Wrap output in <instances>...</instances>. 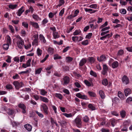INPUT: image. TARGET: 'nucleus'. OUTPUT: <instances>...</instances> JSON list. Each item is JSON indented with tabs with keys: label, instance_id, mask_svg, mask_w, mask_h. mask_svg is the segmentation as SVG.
<instances>
[{
	"label": "nucleus",
	"instance_id": "1",
	"mask_svg": "<svg viewBox=\"0 0 132 132\" xmlns=\"http://www.w3.org/2000/svg\"><path fill=\"white\" fill-rule=\"evenodd\" d=\"M40 109L45 115H48L50 113L48 108L45 104H43L41 105Z\"/></svg>",
	"mask_w": 132,
	"mask_h": 132
},
{
	"label": "nucleus",
	"instance_id": "2",
	"mask_svg": "<svg viewBox=\"0 0 132 132\" xmlns=\"http://www.w3.org/2000/svg\"><path fill=\"white\" fill-rule=\"evenodd\" d=\"M18 39H19L17 42V44L18 48L20 49H21L23 47L24 42L19 36Z\"/></svg>",
	"mask_w": 132,
	"mask_h": 132
},
{
	"label": "nucleus",
	"instance_id": "3",
	"mask_svg": "<svg viewBox=\"0 0 132 132\" xmlns=\"http://www.w3.org/2000/svg\"><path fill=\"white\" fill-rule=\"evenodd\" d=\"M13 84L14 85L15 88L17 90H18L20 88L22 87L23 84L22 82H19L18 81H15L13 82Z\"/></svg>",
	"mask_w": 132,
	"mask_h": 132
},
{
	"label": "nucleus",
	"instance_id": "4",
	"mask_svg": "<svg viewBox=\"0 0 132 132\" xmlns=\"http://www.w3.org/2000/svg\"><path fill=\"white\" fill-rule=\"evenodd\" d=\"M81 119L79 118H76L74 120L75 122L77 127L81 128L82 126Z\"/></svg>",
	"mask_w": 132,
	"mask_h": 132
},
{
	"label": "nucleus",
	"instance_id": "5",
	"mask_svg": "<svg viewBox=\"0 0 132 132\" xmlns=\"http://www.w3.org/2000/svg\"><path fill=\"white\" fill-rule=\"evenodd\" d=\"M63 82L62 84L63 85H66L68 84L70 82V78L68 76H64L63 78Z\"/></svg>",
	"mask_w": 132,
	"mask_h": 132
},
{
	"label": "nucleus",
	"instance_id": "6",
	"mask_svg": "<svg viewBox=\"0 0 132 132\" xmlns=\"http://www.w3.org/2000/svg\"><path fill=\"white\" fill-rule=\"evenodd\" d=\"M18 106L19 108L22 110V113L23 114H25L26 109V106L23 103H20L18 104Z\"/></svg>",
	"mask_w": 132,
	"mask_h": 132
},
{
	"label": "nucleus",
	"instance_id": "7",
	"mask_svg": "<svg viewBox=\"0 0 132 132\" xmlns=\"http://www.w3.org/2000/svg\"><path fill=\"white\" fill-rule=\"evenodd\" d=\"M121 80L123 83L126 85L128 84L129 82L128 78L125 75L123 76Z\"/></svg>",
	"mask_w": 132,
	"mask_h": 132
},
{
	"label": "nucleus",
	"instance_id": "8",
	"mask_svg": "<svg viewBox=\"0 0 132 132\" xmlns=\"http://www.w3.org/2000/svg\"><path fill=\"white\" fill-rule=\"evenodd\" d=\"M108 70V68L107 65L106 64H103V70L102 72V75H107Z\"/></svg>",
	"mask_w": 132,
	"mask_h": 132
},
{
	"label": "nucleus",
	"instance_id": "9",
	"mask_svg": "<svg viewBox=\"0 0 132 132\" xmlns=\"http://www.w3.org/2000/svg\"><path fill=\"white\" fill-rule=\"evenodd\" d=\"M76 96L82 99L87 100L88 99V98L87 96L85 95H82L80 93H78L76 94Z\"/></svg>",
	"mask_w": 132,
	"mask_h": 132
},
{
	"label": "nucleus",
	"instance_id": "10",
	"mask_svg": "<svg viewBox=\"0 0 132 132\" xmlns=\"http://www.w3.org/2000/svg\"><path fill=\"white\" fill-rule=\"evenodd\" d=\"M24 7L23 6H22L18 11L16 13L17 15L19 16H21V14L24 11Z\"/></svg>",
	"mask_w": 132,
	"mask_h": 132
},
{
	"label": "nucleus",
	"instance_id": "11",
	"mask_svg": "<svg viewBox=\"0 0 132 132\" xmlns=\"http://www.w3.org/2000/svg\"><path fill=\"white\" fill-rule=\"evenodd\" d=\"M87 60L85 58H83L81 60L79 63V66L81 67L84 66Z\"/></svg>",
	"mask_w": 132,
	"mask_h": 132
},
{
	"label": "nucleus",
	"instance_id": "12",
	"mask_svg": "<svg viewBox=\"0 0 132 132\" xmlns=\"http://www.w3.org/2000/svg\"><path fill=\"white\" fill-rule=\"evenodd\" d=\"M39 39L43 43L45 44L46 43V40L43 35L41 34L39 35Z\"/></svg>",
	"mask_w": 132,
	"mask_h": 132
},
{
	"label": "nucleus",
	"instance_id": "13",
	"mask_svg": "<svg viewBox=\"0 0 132 132\" xmlns=\"http://www.w3.org/2000/svg\"><path fill=\"white\" fill-rule=\"evenodd\" d=\"M30 24L34 28L38 29L39 27V25L38 23L32 21L30 22Z\"/></svg>",
	"mask_w": 132,
	"mask_h": 132
},
{
	"label": "nucleus",
	"instance_id": "14",
	"mask_svg": "<svg viewBox=\"0 0 132 132\" xmlns=\"http://www.w3.org/2000/svg\"><path fill=\"white\" fill-rule=\"evenodd\" d=\"M97 59L98 61L101 62L105 60L106 59V58L104 55H102L100 57H97Z\"/></svg>",
	"mask_w": 132,
	"mask_h": 132
},
{
	"label": "nucleus",
	"instance_id": "15",
	"mask_svg": "<svg viewBox=\"0 0 132 132\" xmlns=\"http://www.w3.org/2000/svg\"><path fill=\"white\" fill-rule=\"evenodd\" d=\"M58 122L60 123L61 127L62 128L65 127L67 123L64 120H62L61 122L58 121Z\"/></svg>",
	"mask_w": 132,
	"mask_h": 132
},
{
	"label": "nucleus",
	"instance_id": "16",
	"mask_svg": "<svg viewBox=\"0 0 132 132\" xmlns=\"http://www.w3.org/2000/svg\"><path fill=\"white\" fill-rule=\"evenodd\" d=\"M124 92L125 95L126 96H127L128 95L131 93V90L129 88L126 89Z\"/></svg>",
	"mask_w": 132,
	"mask_h": 132
},
{
	"label": "nucleus",
	"instance_id": "17",
	"mask_svg": "<svg viewBox=\"0 0 132 132\" xmlns=\"http://www.w3.org/2000/svg\"><path fill=\"white\" fill-rule=\"evenodd\" d=\"M24 127L28 131H30L32 129V126L31 125L29 124H27L24 125Z\"/></svg>",
	"mask_w": 132,
	"mask_h": 132
},
{
	"label": "nucleus",
	"instance_id": "18",
	"mask_svg": "<svg viewBox=\"0 0 132 132\" xmlns=\"http://www.w3.org/2000/svg\"><path fill=\"white\" fill-rule=\"evenodd\" d=\"M32 18L36 21L41 20V19L37 14H33L32 15Z\"/></svg>",
	"mask_w": 132,
	"mask_h": 132
},
{
	"label": "nucleus",
	"instance_id": "19",
	"mask_svg": "<svg viewBox=\"0 0 132 132\" xmlns=\"http://www.w3.org/2000/svg\"><path fill=\"white\" fill-rule=\"evenodd\" d=\"M40 97L41 100L45 103H48L49 102L48 99L46 97L40 96Z\"/></svg>",
	"mask_w": 132,
	"mask_h": 132
},
{
	"label": "nucleus",
	"instance_id": "20",
	"mask_svg": "<svg viewBox=\"0 0 132 132\" xmlns=\"http://www.w3.org/2000/svg\"><path fill=\"white\" fill-rule=\"evenodd\" d=\"M112 101L113 103L117 104L119 102L120 100L117 97H115L112 99Z\"/></svg>",
	"mask_w": 132,
	"mask_h": 132
},
{
	"label": "nucleus",
	"instance_id": "21",
	"mask_svg": "<svg viewBox=\"0 0 132 132\" xmlns=\"http://www.w3.org/2000/svg\"><path fill=\"white\" fill-rule=\"evenodd\" d=\"M120 114L121 117L124 118L126 116V112L124 110H122L120 111Z\"/></svg>",
	"mask_w": 132,
	"mask_h": 132
},
{
	"label": "nucleus",
	"instance_id": "22",
	"mask_svg": "<svg viewBox=\"0 0 132 132\" xmlns=\"http://www.w3.org/2000/svg\"><path fill=\"white\" fill-rule=\"evenodd\" d=\"M118 66V62L116 61H114L112 64V67L113 68H117Z\"/></svg>",
	"mask_w": 132,
	"mask_h": 132
},
{
	"label": "nucleus",
	"instance_id": "23",
	"mask_svg": "<svg viewBox=\"0 0 132 132\" xmlns=\"http://www.w3.org/2000/svg\"><path fill=\"white\" fill-rule=\"evenodd\" d=\"M102 84L105 86H106L108 84V81L106 79H104L102 80Z\"/></svg>",
	"mask_w": 132,
	"mask_h": 132
},
{
	"label": "nucleus",
	"instance_id": "24",
	"mask_svg": "<svg viewBox=\"0 0 132 132\" xmlns=\"http://www.w3.org/2000/svg\"><path fill=\"white\" fill-rule=\"evenodd\" d=\"M99 93L102 99H104L105 97L103 91L102 90H100Z\"/></svg>",
	"mask_w": 132,
	"mask_h": 132
},
{
	"label": "nucleus",
	"instance_id": "25",
	"mask_svg": "<svg viewBox=\"0 0 132 132\" xmlns=\"http://www.w3.org/2000/svg\"><path fill=\"white\" fill-rule=\"evenodd\" d=\"M82 120L84 122L88 123L89 120V119L87 116H85L83 118Z\"/></svg>",
	"mask_w": 132,
	"mask_h": 132
},
{
	"label": "nucleus",
	"instance_id": "26",
	"mask_svg": "<svg viewBox=\"0 0 132 132\" xmlns=\"http://www.w3.org/2000/svg\"><path fill=\"white\" fill-rule=\"evenodd\" d=\"M124 53V51L123 50H119L117 54V55L118 56H122Z\"/></svg>",
	"mask_w": 132,
	"mask_h": 132
},
{
	"label": "nucleus",
	"instance_id": "27",
	"mask_svg": "<svg viewBox=\"0 0 132 132\" xmlns=\"http://www.w3.org/2000/svg\"><path fill=\"white\" fill-rule=\"evenodd\" d=\"M88 59L90 63H94L95 61V59L93 57H89Z\"/></svg>",
	"mask_w": 132,
	"mask_h": 132
},
{
	"label": "nucleus",
	"instance_id": "28",
	"mask_svg": "<svg viewBox=\"0 0 132 132\" xmlns=\"http://www.w3.org/2000/svg\"><path fill=\"white\" fill-rule=\"evenodd\" d=\"M42 50L39 48H38L37 50V53L38 56L41 55L42 54Z\"/></svg>",
	"mask_w": 132,
	"mask_h": 132
},
{
	"label": "nucleus",
	"instance_id": "29",
	"mask_svg": "<svg viewBox=\"0 0 132 132\" xmlns=\"http://www.w3.org/2000/svg\"><path fill=\"white\" fill-rule=\"evenodd\" d=\"M54 49L51 47H49L48 49V52L51 54H53L54 52Z\"/></svg>",
	"mask_w": 132,
	"mask_h": 132
},
{
	"label": "nucleus",
	"instance_id": "30",
	"mask_svg": "<svg viewBox=\"0 0 132 132\" xmlns=\"http://www.w3.org/2000/svg\"><path fill=\"white\" fill-rule=\"evenodd\" d=\"M17 6V4L12 5L10 4L8 5V7L10 9H14L16 8Z\"/></svg>",
	"mask_w": 132,
	"mask_h": 132
},
{
	"label": "nucleus",
	"instance_id": "31",
	"mask_svg": "<svg viewBox=\"0 0 132 132\" xmlns=\"http://www.w3.org/2000/svg\"><path fill=\"white\" fill-rule=\"evenodd\" d=\"M40 94L43 96L45 95L47 93V92L44 89H42L40 90Z\"/></svg>",
	"mask_w": 132,
	"mask_h": 132
},
{
	"label": "nucleus",
	"instance_id": "32",
	"mask_svg": "<svg viewBox=\"0 0 132 132\" xmlns=\"http://www.w3.org/2000/svg\"><path fill=\"white\" fill-rule=\"evenodd\" d=\"M88 107L92 110H94L95 109V107L91 104H89L88 105Z\"/></svg>",
	"mask_w": 132,
	"mask_h": 132
},
{
	"label": "nucleus",
	"instance_id": "33",
	"mask_svg": "<svg viewBox=\"0 0 132 132\" xmlns=\"http://www.w3.org/2000/svg\"><path fill=\"white\" fill-rule=\"evenodd\" d=\"M88 94L91 97H95L96 96V94L92 92L89 91L88 92Z\"/></svg>",
	"mask_w": 132,
	"mask_h": 132
},
{
	"label": "nucleus",
	"instance_id": "34",
	"mask_svg": "<svg viewBox=\"0 0 132 132\" xmlns=\"http://www.w3.org/2000/svg\"><path fill=\"white\" fill-rule=\"evenodd\" d=\"M55 96L61 100L62 98V96L61 94L59 93H56L55 94Z\"/></svg>",
	"mask_w": 132,
	"mask_h": 132
},
{
	"label": "nucleus",
	"instance_id": "35",
	"mask_svg": "<svg viewBox=\"0 0 132 132\" xmlns=\"http://www.w3.org/2000/svg\"><path fill=\"white\" fill-rule=\"evenodd\" d=\"M35 45H36L37 46L38 45V41L37 39H34L33 41L32 42V45L34 46Z\"/></svg>",
	"mask_w": 132,
	"mask_h": 132
},
{
	"label": "nucleus",
	"instance_id": "36",
	"mask_svg": "<svg viewBox=\"0 0 132 132\" xmlns=\"http://www.w3.org/2000/svg\"><path fill=\"white\" fill-rule=\"evenodd\" d=\"M7 114L9 115H12L14 113V111L13 110L9 109L8 111L7 112Z\"/></svg>",
	"mask_w": 132,
	"mask_h": 132
},
{
	"label": "nucleus",
	"instance_id": "37",
	"mask_svg": "<svg viewBox=\"0 0 132 132\" xmlns=\"http://www.w3.org/2000/svg\"><path fill=\"white\" fill-rule=\"evenodd\" d=\"M130 124V122L127 120L125 121L123 123V125L124 126H126L127 127Z\"/></svg>",
	"mask_w": 132,
	"mask_h": 132
},
{
	"label": "nucleus",
	"instance_id": "38",
	"mask_svg": "<svg viewBox=\"0 0 132 132\" xmlns=\"http://www.w3.org/2000/svg\"><path fill=\"white\" fill-rule=\"evenodd\" d=\"M90 75L93 76L95 77H97V75L96 73L93 71V70H91L90 71Z\"/></svg>",
	"mask_w": 132,
	"mask_h": 132
},
{
	"label": "nucleus",
	"instance_id": "39",
	"mask_svg": "<svg viewBox=\"0 0 132 132\" xmlns=\"http://www.w3.org/2000/svg\"><path fill=\"white\" fill-rule=\"evenodd\" d=\"M9 29L11 30V32L13 33L14 32V30L13 27L11 25H9L8 26Z\"/></svg>",
	"mask_w": 132,
	"mask_h": 132
},
{
	"label": "nucleus",
	"instance_id": "40",
	"mask_svg": "<svg viewBox=\"0 0 132 132\" xmlns=\"http://www.w3.org/2000/svg\"><path fill=\"white\" fill-rule=\"evenodd\" d=\"M62 115L65 116L67 118L71 117L72 116V115L71 113H63Z\"/></svg>",
	"mask_w": 132,
	"mask_h": 132
},
{
	"label": "nucleus",
	"instance_id": "41",
	"mask_svg": "<svg viewBox=\"0 0 132 132\" xmlns=\"http://www.w3.org/2000/svg\"><path fill=\"white\" fill-rule=\"evenodd\" d=\"M110 121L111 124L113 127H114L116 123V122L114 119H113L111 120Z\"/></svg>",
	"mask_w": 132,
	"mask_h": 132
},
{
	"label": "nucleus",
	"instance_id": "42",
	"mask_svg": "<svg viewBox=\"0 0 132 132\" xmlns=\"http://www.w3.org/2000/svg\"><path fill=\"white\" fill-rule=\"evenodd\" d=\"M53 36L54 39H56L59 37V36L58 35V33L56 32L53 33Z\"/></svg>",
	"mask_w": 132,
	"mask_h": 132
},
{
	"label": "nucleus",
	"instance_id": "43",
	"mask_svg": "<svg viewBox=\"0 0 132 132\" xmlns=\"http://www.w3.org/2000/svg\"><path fill=\"white\" fill-rule=\"evenodd\" d=\"M48 22V20L46 18H45L42 21V24L43 25L45 26L46 24Z\"/></svg>",
	"mask_w": 132,
	"mask_h": 132
},
{
	"label": "nucleus",
	"instance_id": "44",
	"mask_svg": "<svg viewBox=\"0 0 132 132\" xmlns=\"http://www.w3.org/2000/svg\"><path fill=\"white\" fill-rule=\"evenodd\" d=\"M54 75L57 77H60L61 76V74L60 73L57 71L55 72L54 73Z\"/></svg>",
	"mask_w": 132,
	"mask_h": 132
},
{
	"label": "nucleus",
	"instance_id": "45",
	"mask_svg": "<svg viewBox=\"0 0 132 132\" xmlns=\"http://www.w3.org/2000/svg\"><path fill=\"white\" fill-rule=\"evenodd\" d=\"M92 35L93 34L92 33H89L86 36L85 38L88 39H90L91 38Z\"/></svg>",
	"mask_w": 132,
	"mask_h": 132
},
{
	"label": "nucleus",
	"instance_id": "46",
	"mask_svg": "<svg viewBox=\"0 0 132 132\" xmlns=\"http://www.w3.org/2000/svg\"><path fill=\"white\" fill-rule=\"evenodd\" d=\"M81 33V31L80 30H76L75 32H73L74 35H77Z\"/></svg>",
	"mask_w": 132,
	"mask_h": 132
},
{
	"label": "nucleus",
	"instance_id": "47",
	"mask_svg": "<svg viewBox=\"0 0 132 132\" xmlns=\"http://www.w3.org/2000/svg\"><path fill=\"white\" fill-rule=\"evenodd\" d=\"M84 82L87 86L88 87L91 86V83L87 80H85L84 81Z\"/></svg>",
	"mask_w": 132,
	"mask_h": 132
},
{
	"label": "nucleus",
	"instance_id": "48",
	"mask_svg": "<svg viewBox=\"0 0 132 132\" xmlns=\"http://www.w3.org/2000/svg\"><path fill=\"white\" fill-rule=\"evenodd\" d=\"M79 38V37L77 36H73L72 37V40L74 42H75L78 41Z\"/></svg>",
	"mask_w": 132,
	"mask_h": 132
},
{
	"label": "nucleus",
	"instance_id": "49",
	"mask_svg": "<svg viewBox=\"0 0 132 132\" xmlns=\"http://www.w3.org/2000/svg\"><path fill=\"white\" fill-rule=\"evenodd\" d=\"M9 45L8 44H4L3 45V47L4 49L5 50H7L9 48Z\"/></svg>",
	"mask_w": 132,
	"mask_h": 132
},
{
	"label": "nucleus",
	"instance_id": "50",
	"mask_svg": "<svg viewBox=\"0 0 132 132\" xmlns=\"http://www.w3.org/2000/svg\"><path fill=\"white\" fill-rule=\"evenodd\" d=\"M66 59L67 60V62H71L73 60V59L72 57H66Z\"/></svg>",
	"mask_w": 132,
	"mask_h": 132
},
{
	"label": "nucleus",
	"instance_id": "51",
	"mask_svg": "<svg viewBox=\"0 0 132 132\" xmlns=\"http://www.w3.org/2000/svg\"><path fill=\"white\" fill-rule=\"evenodd\" d=\"M120 12L122 14H126L127 11L125 9H122L120 10Z\"/></svg>",
	"mask_w": 132,
	"mask_h": 132
},
{
	"label": "nucleus",
	"instance_id": "52",
	"mask_svg": "<svg viewBox=\"0 0 132 132\" xmlns=\"http://www.w3.org/2000/svg\"><path fill=\"white\" fill-rule=\"evenodd\" d=\"M22 25L26 28H27L28 27V24L27 22H23L22 23Z\"/></svg>",
	"mask_w": 132,
	"mask_h": 132
},
{
	"label": "nucleus",
	"instance_id": "53",
	"mask_svg": "<svg viewBox=\"0 0 132 132\" xmlns=\"http://www.w3.org/2000/svg\"><path fill=\"white\" fill-rule=\"evenodd\" d=\"M6 88L8 89H12L13 87L10 84H8L6 86Z\"/></svg>",
	"mask_w": 132,
	"mask_h": 132
},
{
	"label": "nucleus",
	"instance_id": "54",
	"mask_svg": "<svg viewBox=\"0 0 132 132\" xmlns=\"http://www.w3.org/2000/svg\"><path fill=\"white\" fill-rule=\"evenodd\" d=\"M64 2H65L64 0H59V7H60L63 5L64 4Z\"/></svg>",
	"mask_w": 132,
	"mask_h": 132
},
{
	"label": "nucleus",
	"instance_id": "55",
	"mask_svg": "<svg viewBox=\"0 0 132 132\" xmlns=\"http://www.w3.org/2000/svg\"><path fill=\"white\" fill-rule=\"evenodd\" d=\"M20 77L19 75L17 74H16L15 75L13 76L12 77V78L14 79H19Z\"/></svg>",
	"mask_w": 132,
	"mask_h": 132
},
{
	"label": "nucleus",
	"instance_id": "56",
	"mask_svg": "<svg viewBox=\"0 0 132 132\" xmlns=\"http://www.w3.org/2000/svg\"><path fill=\"white\" fill-rule=\"evenodd\" d=\"M54 60L61 59V56H59L57 54L54 55Z\"/></svg>",
	"mask_w": 132,
	"mask_h": 132
},
{
	"label": "nucleus",
	"instance_id": "57",
	"mask_svg": "<svg viewBox=\"0 0 132 132\" xmlns=\"http://www.w3.org/2000/svg\"><path fill=\"white\" fill-rule=\"evenodd\" d=\"M83 45H87L88 44V40L86 39L85 40L82 42L81 43Z\"/></svg>",
	"mask_w": 132,
	"mask_h": 132
},
{
	"label": "nucleus",
	"instance_id": "58",
	"mask_svg": "<svg viewBox=\"0 0 132 132\" xmlns=\"http://www.w3.org/2000/svg\"><path fill=\"white\" fill-rule=\"evenodd\" d=\"M64 8H63L62 10H61L59 13V15L61 16H62L63 14L64 13Z\"/></svg>",
	"mask_w": 132,
	"mask_h": 132
},
{
	"label": "nucleus",
	"instance_id": "59",
	"mask_svg": "<svg viewBox=\"0 0 132 132\" xmlns=\"http://www.w3.org/2000/svg\"><path fill=\"white\" fill-rule=\"evenodd\" d=\"M35 112L39 117L41 118H43V117L44 116L42 113L39 112L37 111H36Z\"/></svg>",
	"mask_w": 132,
	"mask_h": 132
},
{
	"label": "nucleus",
	"instance_id": "60",
	"mask_svg": "<svg viewBox=\"0 0 132 132\" xmlns=\"http://www.w3.org/2000/svg\"><path fill=\"white\" fill-rule=\"evenodd\" d=\"M42 70V69L41 68L37 69L35 71V74H39L41 72Z\"/></svg>",
	"mask_w": 132,
	"mask_h": 132
},
{
	"label": "nucleus",
	"instance_id": "61",
	"mask_svg": "<svg viewBox=\"0 0 132 132\" xmlns=\"http://www.w3.org/2000/svg\"><path fill=\"white\" fill-rule=\"evenodd\" d=\"M11 40L10 36H9L7 38V43L9 45L11 44Z\"/></svg>",
	"mask_w": 132,
	"mask_h": 132
},
{
	"label": "nucleus",
	"instance_id": "62",
	"mask_svg": "<svg viewBox=\"0 0 132 132\" xmlns=\"http://www.w3.org/2000/svg\"><path fill=\"white\" fill-rule=\"evenodd\" d=\"M31 61V59H30L27 61L26 65L27 67H30V63Z\"/></svg>",
	"mask_w": 132,
	"mask_h": 132
},
{
	"label": "nucleus",
	"instance_id": "63",
	"mask_svg": "<svg viewBox=\"0 0 132 132\" xmlns=\"http://www.w3.org/2000/svg\"><path fill=\"white\" fill-rule=\"evenodd\" d=\"M120 3L121 5H126L127 4V2L125 1H122L121 0H120Z\"/></svg>",
	"mask_w": 132,
	"mask_h": 132
},
{
	"label": "nucleus",
	"instance_id": "64",
	"mask_svg": "<svg viewBox=\"0 0 132 132\" xmlns=\"http://www.w3.org/2000/svg\"><path fill=\"white\" fill-rule=\"evenodd\" d=\"M51 122L52 125H53L54 124L56 123V121L54 120V119L52 117H51L50 118Z\"/></svg>",
	"mask_w": 132,
	"mask_h": 132
}]
</instances>
